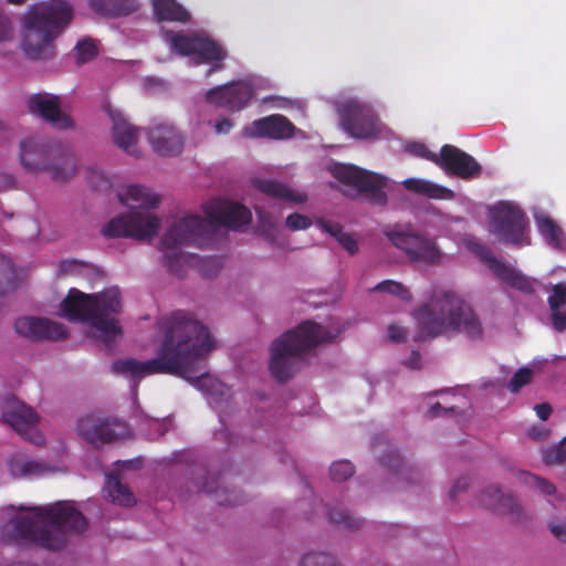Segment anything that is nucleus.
<instances>
[{
    "instance_id": "f257e3e1",
    "label": "nucleus",
    "mask_w": 566,
    "mask_h": 566,
    "mask_svg": "<svg viewBox=\"0 0 566 566\" xmlns=\"http://www.w3.org/2000/svg\"><path fill=\"white\" fill-rule=\"evenodd\" d=\"M154 344V358L145 361L117 359L112 365V371L134 380L149 375H172L200 390L210 391L214 379L205 363L214 348V340L207 326L188 312L177 310L157 321Z\"/></svg>"
},
{
    "instance_id": "f03ea898",
    "label": "nucleus",
    "mask_w": 566,
    "mask_h": 566,
    "mask_svg": "<svg viewBox=\"0 0 566 566\" xmlns=\"http://www.w3.org/2000/svg\"><path fill=\"white\" fill-rule=\"evenodd\" d=\"M207 218L189 214L175 222L163 235L159 249L164 252V264L168 272L182 277L187 268L197 269L203 276L213 277L222 268L219 256H199L185 253L184 245H196L200 249L212 247L219 227L242 231L252 220L251 211L239 202L224 199H212L205 205Z\"/></svg>"
},
{
    "instance_id": "7ed1b4c3",
    "label": "nucleus",
    "mask_w": 566,
    "mask_h": 566,
    "mask_svg": "<svg viewBox=\"0 0 566 566\" xmlns=\"http://www.w3.org/2000/svg\"><path fill=\"white\" fill-rule=\"evenodd\" d=\"M20 510L22 513L9 523L11 537L19 544L59 551L69 533L80 534L87 528L85 516L65 501L48 506H21Z\"/></svg>"
},
{
    "instance_id": "20e7f679",
    "label": "nucleus",
    "mask_w": 566,
    "mask_h": 566,
    "mask_svg": "<svg viewBox=\"0 0 566 566\" xmlns=\"http://www.w3.org/2000/svg\"><path fill=\"white\" fill-rule=\"evenodd\" d=\"M418 325L417 340L463 333L471 339L482 337L481 322L471 306L457 293L434 289L428 303L413 311Z\"/></svg>"
},
{
    "instance_id": "39448f33",
    "label": "nucleus",
    "mask_w": 566,
    "mask_h": 566,
    "mask_svg": "<svg viewBox=\"0 0 566 566\" xmlns=\"http://www.w3.org/2000/svg\"><path fill=\"white\" fill-rule=\"evenodd\" d=\"M120 310V293L116 287L92 294L73 287L60 304L63 317L70 322L90 324L99 333L98 339L107 347L122 334V327L115 317Z\"/></svg>"
},
{
    "instance_id": "423d86ee",
    "label": "nucleus",
    "mask_w": 566,
    "mask_h": 566,
    "mask_svg": "<svg viewBox=\"0 0 566 566\" xmlns=\"http://www.w3.org/2000/svg\"><path fill=\"white\" fill-rule=\"evenodd\" d=\"M72 19L71 7L59 0L31 6L23 19V50L32 60L54 55V41Z\"/></svg>"
},
{
    "instance_id": "0eeeda50",
    "label": "nucleus",
    "mask_w": 566,
    "mask_h": 566,
    "mask_svg": "<svg viewBox=\"0 0 566 566\" xmlns=\"http://www.w3.org/2000/svg\"><path fill=\"white\" fill-rule=\"evenodd\" d=\"M339 333L340 329L332 332L312 321L285 332L271 346L269 368L272 377L279 382L287 381L296 371L304 353L331 342Z\"/></svg>"
},
{
    "instance_id": "6e6552de",
    "label": "nucleus",
    "mask_w": 566,
    "mask_h": 566,
    "mask_svg": "<svg viewBox=\"0 0 566 566\" xmlns=\"http://www.w3.org/2000/svg\"><path fill=\"white\" fill-rule=\"evenodd\" d=\"M119 200L133 210L109 220L103 228L106 238H133L151 240L159 230V219L150 212L136 209H150L159 205V197L139 185H130L124 193H118Z\"/></svg>"
},
{
    "instance_id": "1a4fd4ad",
    "label": "nucleus",
    "mask_w": 566,
    "mask_h": 566,
    "mask_svg": "<svg viewBox=\"0 0 566 566\" xmlns=\"http://www.w3.org/2000/svg\"><path fill=\"white\" fill-rule=\"evenodd\" d=\"M20 163L31 172L48 171L57 182L67 181L76 172L75 159L69 151L35 138L21 142Z\"/></svg>"
},
{
    "instance_id": "9d476101",
    "label": "nucleus",
    "mask_w": 566,
    "mask_h": 566,
    "mask_svg": "<svg viewBox=\"0 0 566 566\" xmlns=\"http://www.w3.org/2000/svg\"><path fill=\"white\" fill-rule=\"evenodd\" d=\"M385 235L412 264L436 266L442 263L444 253L437 240L426 233L411 227L394 226L385 230Z\"/></svg>"
},
{
    "instance_id": "9b49d317",
    "label": "nucleus",
    "mask_w": 566,
    "mask_h": 566,
    "mask_svg": "<svg viewBox=\"0 0 566 566\" xmlns=\"http://www.w3.org/2000/svg\"><path fill=\"white\" fill-rule=\"evenodd\" d=\"M491 232L504 244L524 247L531 244L525 212L510 202H500L490 211Z\"/></svg>"
},
{
    "instance_id": "f8f14e48",
    "label": "nucleus",
    "mask_w": 566,
    "mask_h": 566,
    "mask_svg": "<svg viewBox=\"0 0 566 566\" xmlns=\"http://www.w3.org/2000/svg\"><path fill=\"white\" fill-rule=\"evenodd\" d=\"M342 128L356 139H375L380 135L381 123L368 103L350 98L336 107Z\"/></svg>"
},
{
    "instance_id": "ddd939ff",
    "label": "nucleus",
    "mask_w": 566,
    "mask_h": 566,
    "mask_svg": "<svg viewBox=\"0 0 566 566\" xmlns=\"http://www.w3.org/2000/svg\"><path fill=\"white\" fill-rule=\"evenodd\" d=\"M331 172L339 182L366 195L371 205L385 206L387 203L385 188L388 179L385 176L344 164L334 165Z\"/></svg>"
},
{
    "instance_id": "4468645a",
    "label": "nucleus",
    "mask_w": 566,
    "mask_h": 566,
    "mask_svg": "<svg viewBox=\"0 0 566 566\" xmlns=\"http://www.w3.org/2000/svg\"><path fill=\"white\" fill-rule=\"evenodd\" d=\"M2 418L17 433L34 444L44 439L36 430L38 415L14 396L7 397L2 402Z\"/></svg>"
},
{
    "instance_id": "2eb2a0df",
    "label": "nucleus",
    "mask_w": 566,
    "mask_h": 566,
    "mask_svg": "<svg viewBox=\"0 0 566 566\" xmlns=\"http://www.w3.org/2000/svg\"><path fill=\"white\" fill-rule=\"evenodd\" d=\"M167 40L171 49L180 55H195L197 61L224 60L228 55L219 43L198 35H185L180 32H168Z\"/></svg>"
},
{
    "instance_id": "dca6fc26",
    "label": "nucleus",
    "mask_w": 566,
    "mask_h": 566,
    "mask_svg": "<svg viewBox=\"0 0 566 566\" xmlns=\"http://www.w3.org/2000/svg\"><path fill=\"white\" fill-rule=\"evenodd\" d=\"M254 96L253 87L245 81H233L207 91L206 101L231 112L245 108Z\"/></svg>"
},
{
    "instance_id": "f3484780",
    "label": "nucleus",
    "mask_w": 566,
    "mask_h": 566,
    "mask_svg": "<svg viewBox=\"0 0 566 566\" xmlns=\"http://www.w3.org/2000/svg\"><path fill=\"white\" fill-rule=\"evenodd\" d=\"M471 250L494 273V275L506 285L525 294L534 293L532 281L523 273L496 259L489 247L481 243H473L471 245Z\"/></svg>"
},
{
    "instance_id": "a211bd4d",
    "label": "nucleus",
    "mask_w": 566,
    "mask_h": 566,
    "mask_svg": "<svg viewBox=\"0 0 566 566\" xmlns=\"http://www.w3.org/2000/svg\"><path fill=\"white\" fill-rule=\"evenodd\" d=\"M432 161L440 166L448 175L461 179L475 178L481 174V165L473 156L460 148L446 144L440 149V155H433Z\"/></svg>"
},
{
    "instance_id": "6ab92c4d",
    "label": "nucleus",
    "mask_w": 566,
    "mask_h": 566,
    "mask_svg": "<svg viewBox=\"0 0 566 566\" xmlns=\"http://www.w3.org/2000/svg\"><path fill=\"white\" fill-rule=\"evenodd\" d=\"M117 428L123 426L92 413L78 419L76 430L82 439L97 447L116 440L122 434Z\"/></svg>"
},
{
    "instance_id": "aec40b11",
    "label": "nucleus",
    "mask_w": 566,
    "mask_h": 566,
    "mask_svg": "<svg viewBox=\"0 0 566 566\" xmlns=\"http://www.w3.org/2000/svg\"><path fill=\"white\" fill-rule=\"evenodd\" d=\"M14 329L19 335L34 340H61L67 336L65 325L49 318L20 317L14 322Z\"/></svg>"
},
{
    "instance_id": "412c9836",
    "label": "nucleus",
    "mask_w": 566,
    "mask_h": 566,
    "mask_svg": "<svg viewBox=\"0 0 566 566\" xmlns=\"http://www.w3.org/2000/svg\"><path fill=\"white\" fill-rule=\"evenodd\" d=\"M28 111L62 129L72 127L71 118L61 111L60 98L48 93L32 94L27 99Z\"/></svg>"
},
{
    "instance_id": "4be33fe9",
    "label": "nucleus",
    "mask_w": 566,
    "mask_h": 566,
    "mask_svg": "<svg viewBox=\"0 0 566 566\" xmlns=\"http://www.w3.org/2000/svg\"><path fill=\"white\" fill-rule=\"evenodd\" d=\"M294 133L295 126L293 123L281 114H273L256 119L242 130L243 137L247 138L266 137L271 139L291 138L294 136Z\"/></svg>"
},
{
    "instance_id": "5701e85b",
    "label": "nucleus",
    "mask_w": 566,
    "mask_h": 566,
    "mask_svg": "<svg viewBox=\"0 0 566 566\" xmlns=\"http://www.w3.org/2000/svg\"><path fill=\"white\" fill-rule=\"evenodd\" d=\"M148 140L160 156H176L182 151L184 137L175 126L157 123L148 129Z\"/></svg>"
},
{
    "instance_id": "b1692460",
    "label": "nucleus",
    "mask_w": 566,
    "mask_h": 566,
    "mask_svg": "<svg viewBox=\"0 0 566 566\" xmlns=\"http://www.w3.org/2000/svg\"><path fill=\"white\" fill-rule=\"evenodd\" d=\"M107 113L113 123L112 133L115 145L128 154H134L130 148L137 142L138 128L129 124L120 111L109 107Z\"/></svg>"
},
{
    "instance_id": "393cba45",
    "label": "nucleus",
    "mask_w": 566,
    "mask_h": 566,
    "mask_svg": "<svg viewBox=\"0 0 566 566\" xmlns=\"http://www.w3.org/2000/svg\"><path fill=\"white\" fill-rule=\"evenodd\" d=\"M480 502L482 505L503 514H514L518 516L521 513V507L515 497L511 494H504L501 489L495 485H490L482 491Z\"/></svg>"
},
{
    "instance_id": "a878e982",
    "label": "nucleus",
    "mask_w": 566,
    "mask_h": 566,
    "mask_svg": "<svg viewBox=\"0 0 566 566\" xmlns=\"http://www.w3.org/2000/svg\"><path fill=\"white\" fill-rule=\"evenodd\" d=\"M252 185L262 193L274 199L295 203H303L307 199V196L304 192H296L284 184L277 182L273 179L253 178Z\"/></svg>"
},
{
    "instance_id": "bb28decb",
    "label": "nucleus",
    "mask_w": 566,
    "mask_h": 566,
    "mask_svg": "<svg viewBox=\"0 0 566 566\" xmlns=\"http://www.w3.org/2000/svg\"><path fill=\"white\" fill-rule=\"evenodd\" d=\"M91 8L104 17H123L137 9L136 0H91Z\"/></svg>"
},
{
    "instance_id": "cd10ccee",
    "label": "nucleus",
    "mask_w": 566,
    "mask_h": 566,
    "mask_svg": "<svg viewBox=\"0 0 566 566\" xmlns=\"http://www.w3.org/2000/svg\"><path fill=\"white\" fill-rule=\"evenodd\" d=\"M153 7L159 21L186 23L190 20L189 12L176 0H153Z\"/></svg>"
},
{
    "instance_id": "c85d7f7f",
    "label": "nucleus",
    "mask_w": 566,
    "mask_h": 566,
    "mask_svg": "<svg viewBox=\"0 0 566 566\" xmlns=\"http://www.w3.org/2000/svg\"><path fill=\"white\" fill-rule=\"evenodd\" d=\"M105 491L112 502L117 503L122 506H133L135 504L134 494L130 492L128 486L124 485L117 474H108L106 476Z\"/></svg>"
},
{
    "instance_id": "c756f323",
    "label": "nucleus",
    "mask_w": 566,
    "mask_h": 566,
    "mask_svg": "<svg viewBox=\"0 0 566 566\" xmlns=\"http://www.w3.org/2000/svg\"><path fill=\"white\" fill-rule=\"evenodd\" d=\"M316 224L325 232L335 238L338 243L352 255L358 252L357 241L348 233L343 231L339 223L318 219Z\"/></svg>"
},
{
    "instance_id": "7c9ffc66",
    "label": "nucleus",
    "mask_w": 566,
    "mask_h": 566,
    "mask_svg": "<svg viewBox=\"0 0 566 566\" xmlns=\"http://www.w3.org/2000/svg\"><path fill=\"white\" fill-rule=\"evenodd\" d=\"M538 232L551 247L558 248L562 243V229L547 216L536 218Z\"/></svg>"
},
{
    "instance_id": "2f4dec72",
    "label": "nucleus",
    "mask_w": 566,
    "mask_h": 566,
    "mask_svg": "<svg viewBox=\"0 0 566 566\" xmlns=\"http://www.w3.org/2000/svg\"><path fill=\"white\" fill-rule=\"evenodd\" d=\"M220 475L216 476L211 481H206L202 484V491L208 494H213L216 502L219 505L233 506L240 503V500L233 493H229L226 489L219 488Z\"/></svg>"
},
{
    "instance_id": "473e14b6",
    "label": "nucleus",
    "mask_w": 566,
    "mask_h": 566,
    "mask_svg": "<svg viewBox=\"0 0 566 566\" xmlns=\"http://www.w3.org/2000/svg\"><path fill=\"white\" fill-rule=\"evenodd\" d=\"M17 285V273L12 261L0 254V296L14 290Z\"/></svg>"
},
{
    "instance_id": "72a5a7b5",
    "label": "nucleus",
    "mask_w": 566,
    "mask_h": 566,
    "mask_svg": "<svg viewBox=\"0 0 566 566\" xmlns=\"http://www.w3.org/2000/svg\"><path fill=\"white\" fill-rule=\"evenodd\" d=\"M254 210L258 217V227L260 233L270 242H275L276 233V220L275 218L266 212L262 207L254 206Z\"/></svg>"
},
{
    "instance_id": "f704fd0d",
    "label": "nucleus",
    "mask_w": 566,
    "mask_h": 566,
    "mask_svg": "<svg viewBox=\"0 0 566 566\" xmlns=\"http://www.w3.org/2000/svg\"><path fill=\"white\" fill-rule=\"evenodd\" d=\"M11 473L14 476H34L41 475L48 470V467L38 461H12L10 463Z\"/></svg>"
},
{
    "instance_id": "c9c22d12",
    "label": "nucleus",
    "mask_w": 566,
    "mask_h": 566,
    "mask_svg": "<svg viewBox=\"0 0 566 566\" xmlns=\"http://www.w3.org/2000/svg\"><path fill=\"white\" fill-rule=\"evenodd\" d=\"M328 515L331 522L342 525L348 530H358L364 523L360 517L354 516L350 512L344 509H331Z\"/></svg>"
},
{
    "instance_id": "e433bc0d",
    "label": "nucleus",
    "mask_w": 566,
    "mask_h": 566,
    "mask_svg": "<svg viewBox=\"0 0 566 566\" xmlns=\"http://www.w3.org/2000/svg\"><path fill=\"white\" fill-rule=\"evenodd\" d=\"M373 290L379 292H387L389 294L396 295L405 302H410L412 300V295L409 292V290L400 282H396L392 280H385L382 282H379Z\"/></svg>"
},
{
    "instance_id": "4c0bfd02",
    "label": "nucleus",
    "mask_w": 566,
    "mask_h": 566,
    "mask_svg": "<svg viewBox=\"0 0 566 566\" xmlns=\"http://www.w3.org/2000/svg\"><path fill=\"white\" fill-rule=\"evenodd\" d=\"M86 179L88 185L97 191H107L112 188V181L106 174L98 169L88 167L86 168Z\"/></svg>"
},
{
    "instance_id": "58836bf2",
    "label": "nucleus",
    "mask_w": 566,
    "mask_h": 566,
    "mask_svg": "<svg viewBox=\"0 0 566 566\" xmlns=\"http://www.w3.org/2000/svg\"><path fill=\"white\" fill-rule=\"evenodd\" d=\"M381 463L389 470L394 471L399 475L407 476L411 472V468L407 467L397 451H389L381 457Z\"/></svg>"
},
{
    "instance_id": "ea45409f",
    "label": "nucleus",
    "mask_w": 566,
    "mask_h": 566,
    "mask_svg": "<svg viewBox=\"0 0 566 566\" xmlns=\"http://www.w3.org/2000/svg\"><path fill=\"white\" fill-rule=\"evenodd\" d=\"M355 473L354 465L350 461L340 460L332 463L329 474L333 481L343 482Z\"/></svg>"
},
{
    "instance_id": "a19ab883",
    "label": "nucleus",
    "mask_w": 566,
    "mask_h": 566,
    "mask_svg": "<svg viewBox=\"0 0 566 566\" xmlns=\"http://www.w3.org/2000/svg\"><path fill=\"white\" fill-rule=\"evenodd\" d=\"M547 302L551 311L562 310L566 305V283L553 285Z\"/></svg>"
},
{
    "instance_id": "79ce46f5",
    "label": "nucleus",
    "mask_w": 566,
    "mask_h": 566,
    "mask_svg": "<svg viewBox=\"0 0 566 566\" xmlns=\"http://www.w3.org/2000/svg\"><path fill=\"white\" fill-rule=\"evenodd\" d=\"M77 62L86 63L93 60L97 54V46L92 40H81L76 46Z\"/></svg>"
},
{
    "instance_id": "37998d69",
    "label": "nucleus",
    "mask_w": 566,
    "mask_h": 566,
    "mask_svg": "<svg viewBox=\"0 0 566 566\" xmlns=\"http://www.w3.org/2000/svg\"><path fill=\"white\" fill-rule=\"evenodd\" d=\"M533 377L532 369L527 367L520 368L511 378L507 388L511 392H517L520 389L531 382Z\"/></svg>"
},
{
    "instance_id": "c03bdc74",
    "label": "nucleus",
    "mask_w": 566,
    "mask_h": 566,
    "mask_svg": "<svg viewBox=\"0 0 566 566\" xmlns=\"http://www.w3.org/2000/svg\"><path fill=\"white\" fill-rule=\"evenodd\" d=\"M543 459L546 464H564L566 463V453L564 442L558 446L546 449L543 453Z\"/></svg>"
},
{
    "instance_id": "a18cd8bd",
    "label": "nucleus",
    "mask_w": 566,
    "mask_h": 566,
    "mask_svg": "<svg viewBox=\"0 0 566 566\" xmlns=\"http://www.w3.org/2000/svg\"><path fill=\"white\" fill-rule=\"evenodd\" d=\"M525 482L528 485L536 486L542 493L546 495H552L556 492V488L552 482L535 474L526 473Z\"/></svg>"
},
{
    "instance_id": "49530a36",
    "label": "nucleus",
    "mask_w": 566,
    "mask_h": 566,
    "mask_svg": "<svg viewBox=\"0 0 566 566\" xmlns=\"http://www.w3.org/2000/svg\"><path fill=\"white\" fill-rule=\"evenodd\" d=\"M285 224L292 231L305 230L311 227L312 220L304 214L294 212L287 216Z\"/></svg>"
},
{
    "instance_id": "de8ad7c7",
    "label": "nucleus",
    "mask_w": 566,
    "mask_h": 566,
    "mask_svg": "<svg viewBox=\"0 0 566 566\" xmlns=\"http://www.w3.org/2000/svg\"><path fill=\"white\" fill-rule=\"evenodd\" d=\"M426 191H423L422 195L433 198V199H443L447 198L451 191L444 187L434 185L432 182L427 181L426 184Z\"/></svg>"
},
{
    "instance_id": "09e8293b",
    "label": "nucleus",
    "mask_w": 566,
    "mask_h": 566,
    "mask_svg": "<svg viewBox=\"0 0 566 566\" xmlns=\"http://www.w3.org/2000/svg\"><path fill=\"white\" fill-rule=\"evenodd\" d=\"M406 150L417 157L426 158L432 161L434 154H431L427 146L422 143H410L406 146Z\"/></svg>"
},
{
    "instance_id": "8fccbe9b",
    "label": "nucleus",
    "mask_w": 566,
    "mask_h": 566,
    "mask_svg": "<svg viewBox=\"0 0 566 566\" xmlns=\"http://www.w3.org/2000/svg\"><path fill=\"white\" fill-rule=\"evenodd\" d=\"M552 325L557 332L566 331V312L563 310L551 311Z\"/></svg>"
},
{
    "instance_id": "3c124183",
    "label": "nucleus",
    "mask_w": 566,
    "mask_h": 566,
    "mask_svg": "<svg viewBox=\"0 0 566 566\" xmlns=\"http://www.w3.org/2000/svg\"><path fill=\"white\" fill-rule=\"evenodd\" d=\"M388 336L395 343H402L407 338L406 328L399 324H390L388 326Z\"/></svg>"
},
{
    "instance_id": "603ef678",
    "label": "nucleus",
    "mask_w": 566,
    "mask_h": 566,
    "mask_svg": "<svg viewBox=\"0 0 566 566\" xmlns=\"http://www.w3.org/2000/svg\"><path fill=\"white\" fill-rule=\"evenodd\" d=\"M548 528L555 538L566 544V520L562 522H551Z\"/></svg>"
},
{
    "instance_id": "864d4df0",
    "label": "nucleus",
    "mask_w": 566,
    "mask_h": 566,
    "mask_svg": "<svg viewBox=\"0 0 566 566\" xmlns=\"http://www.w3.org/2000/svg\"><path fill=\"white\" fill-rule=\"evenodd\" d=\"M406 189L411 190L416 193L422 195L423 191H426V184L427 181L416 178H408L402 181Z\"/></svg>"
},
{
    "instance_id": "5fc2aeb1",
    "label": "nucleus",
    "mask_w": 566,
    "mask_h": 566,
    "mask_svg": "<svg viewBox=\"0 0 566 566\" xmlns=\"http://www.w3.org/2000/svg\"><path fill=\"white\" fill-rule=\"evenodd\" d=\"M455 411L453 406L443 407L440 402H436L429 410L430 417H440Z\"/></svg>"
},
{
    "instance_id": "6e6d98bb",
    "label": "nucleus",
    "mask_w": 566,
    "mask_h": 566,
    "mask_svg": "<svg viewBox=\"0 0 566 566\" xmlns=\"http://www.w3.org/2000/svg\"><path fill=\"white\" fill-rule=\"evenodd\" d=\"M469 486V482H468V479L465 478H461V479H458L452 489L449 491V496L451 500H455L458 493L462 492V491H465Z\"/></svg>"
},
{
    "instance_id": "4d7b16f0",
    "label": "nucleus",
    "mask_w": 566,
    "mask_h": 566,
    "mask_svg": "<svg viewBox=\"0 0 566 566\" xmlns=\"http://www.w3.org/2000/svg\"><path fill=\"white\" fill-rule=\"evenodd\" d=\"M535 410H536V415L537 417L545 421L548 419V417L551 416L552 413V407L549 403L547 402H544V403H539V405H536L535 406Z\"/></svg>"
},
{
    "instance_id": "13d9d810",
    "label": "nucleus",
    "mask_w": 566,
    "mask_h": 566,
    "mask_svg": "<svg viewBox=\"0 0 566 566\" xmlns=\"http://www.w3.org/2000/svg\"><path fill=\"white\" fill-rule=\"evenodd\" d=\"M232 127V123L229 118H222L214 125V129L218 134H228Z\"/></svg>"
},
{
    "instance_id": "bf43d9fd",
    "label": "nucleus",
    "mask_w": 566,
    "mask_h": 566,
    "mask_svg": "<svg viewBox=\"0 0 566 566\" xmlns=\"http://www.w3.org/2000/svg\"><path fill=\"white\" fill-rule=\"evenodd\" d=\"M9 21L0 13V41H4L10 36Z\"/></svg>"
},
{
    "instance_id": "052dcab7",
    "label": "nucleus",
    "mask_w": 566,
    "mask_h": 566,
    "mask_svg": "<svg viewBox=\"0 0 566 566\" xmlns=\"http://www.w3.org/2000/svg\"><path fill=\"white\" fill-rule=\"evenodd\" d=\"M223 60H213V61H197L199 63H212L211 67L207 71L206 76H211L214 72L223 70L224 65L222 63Z\"/></svg>"
},
{
    "instance_id": "680f3d73",
    "label": "nucleus",
    "mask_w": 566,
    "mask_h": 566,
    "mask_svg": "<svg viewBox=\"0 0 566 566\" xmlns=\"http://www.w3.org/2000/svg\"><path fill=\"white\" fill-rule=\"evenodd\" d=\"M77 266L78 263L76 261H63L60 264V270L64 274H74L76 272Z\"/></svg>"
},
{
    "instance_id": "e2e57ef3",
    "label": "nucleus",
    "mask_w": 566,
    "mask_h": 566,
    "mask_svg": "<svg viewBox=\"0 0 566 566\" xmlns=\"http://www.w3.org/2000/svg\"><path fill=\"white\" fill-rule=\"evenodd\" d=\"M420 360H421L420 353L417 350H412L406 364L410 368L417 369L420 367Z\"/></svg>"
},
{
    "instance_id": "0e129e2a",
    "label": "nucleus",
    "mask_w": 566,
    "mask_h": 566,
    "mask_svg": "<svg viewBox=\"0 0 566 566\" xmlns=\"http://www.w3.org/2000/svg\"><path fill=\"white\" fill-rule=\"evenodd\" d=\"M13 184L14 179L11 175L0 174V191L11 188Z\"/></svg>"
},
{
    "instance_id": "69168bd1",
    "label": "nucleus",
    "mask_w": 566,
    "mask_h": 566,
    "mask_svg": "<svg viewBox=\"0 0 566 566\" xmlns=\"http://www.w3.org/2000/svg\"><path fill=\"white\" fill-rule=\"evenodd\" d=\"M27 0H8L9 3H12V4H23Z\"/></svg>"
},
{
    "instance_id": "338daca9",
    "label": "nucleus",
    "mask_w": 566,
    "mask_h": 566,
    "mask_svg": "<svg viewBox=\"0 0 566 566\" xmlns=\"http://www.w3.org/2000/svg\"><path fill=\"white\" fill-rule=\"evenodd\" d=\"M530 434H531L533 438H538V436L535 433V430H534V429L530 431Z\"/></svg>"
},
{
    "instance_id": "774afa93",
    "label": "nucleus",
    "mask_w": 566,
    "mask_h": 566,
    "mask_svg": "<svg viewBox=\"0 0 566 566\" xmlns=\"http://www.w3.org/2000/svg\"><path fill=\"white\" fill-rule=\"evenodd\" d=\"M311 566H319V565H311Z\"/></svg>"
}]
</instances>
